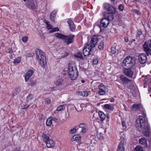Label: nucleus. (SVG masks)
Listing matches in <instances>:
<instances>
[{
    "instance_id": "1",
    "label": "nucleus",
    "mask_w": 151,
    "mask_h": 151,
    "mask_svg": "<svg viewBox=\"0 0 151 151\" xmlns=\"http://www.w3.org/2000/svg\"><path fill=\"white\" fill-rule=\"evenodd\" d=\"M136 128L137 130L142 131L144 135L146 137H149L150 132L148 127L145 125V117L139 115L136 119Z\"/></svg>"
},
{
    "instance_id": "14",
    "label": "nucleus",
    "mask_w": 151,
    "mask_h": 151,
    "mask_svg": "<svg viewBox=\"0 0 151 151\" xmlns=\"http://www.w3.org/2000/svg\"><path fill=\"white\" fill-rule=\"evenodd\" d=\"M131 68H124V73L125 75L130 78H132L133 76V72L130 69Z\"/></svg>"
},
{
    "instance_id": "47",
    "label": "nucleus",
    "mask_w": 151,
    "mask_h": 151,
    "mask_svg": "<svg viewBox=\"0 0 151 151\" xmlns=\"http://www.w3.org/2000/svg\"><path fill=\"white\" fill-rule=\"evenodd\" d=\"M87 130L88 129L86 127L82 128L81 132L83 133H85Z\"/></svg>"
},
{
    "instance_id": "21",
    "label": "nucleus",
    "mask_w": 151,
    "mask_h": 151,
    "mask_svg": "<svg viewBox=\"0 0 151 151\" xmlns=\"http://www.w3.org/2000/svg\"><path fill=\"white\" fill-rule=\"evenodd\" d=\"M140 104H134L131 107V109L132 111H135L139 110L141 108Z\"/></svg>"
},
{
    "instance_id": "38",
    "label": "nucleus",
    "mask_w": 151,
    "mask_h": 151,
    "mask_svg": "<svg viewBox=\"0 0 151 151\" xmlns=\"http://www.w3.org/2000/svg\"><path fill=\"white\" fill-rule=\"evenodd\" d=\"M111 51L112 54H114L116 52V49L115 46H113L111 48Z\"/></svg>"
},
{
    "instance_id": "25",
    "label": "nucleus",
    "mask_w": 151,
    "mask_h": 151,
    "mask_svg": "<svg viewBox=\"0 0 151 151\" xmlns=\"http://www.w3.org/2000/svg\"><path fill=\"white\" fill-rule=\"evenodd\" d=\"M104 107L105 109L111 111H113L114 109L113 106H111L110 104H108L104 105Z\"/></svg>"
},
{
    "instance_id": "26",
    "label": "nucleus",
    "mask_w": 151,
    "mask_h": 151,
    "mask_svg": "<svg viewBox=\"0 0 151 151\" xmlns=\"http://www.w3.org/2000/svg\"><path fill=\"white\" fill-rule=\"evenodd\" d=\"M122 141H121L119 146H118L117 151H124V145L122 143Z\"/></svg>"
},
{
    "instance_id": "18",
    "label": "nucleus",
    "mask_w": 151,
    "mask_h": 151,
    "mask_svg": "<svg viewBox=\"0 0 151 151\" xmlns=\"http://www.w3.org/2000/svg\"><path fill=\"white\" fill-rule=\"evenodd\" d=\"M114 14L109 12L106 14L104 16L105 18L109 22L110 21L114 19V16L113 14Z\"/></svg>"
},
{
    "instance_id": "60",
    "label": "nucleus",
    "mask_w": 151,
    "mask_h": 151,
    "mask_svg": "<svg viewBox=\"0 0 151 151\" xmlns=\"http://www.w3.org/2000/svg\"><path fill=\"white\" fill-rule=\"evenodd\" d=\"M114 101V99L113 98L110 100V101L111 102H113Z\"/></svg>"
},
{
    "instance_id": "17",
    "label": "nucleus",
    "mask_w": 151,
    "mask_h": 151,
    "mask_svg": "<svg viewBox=\"0 0 151 151\" xmlns=\"http://www.w3.org/2000/svg\"><path fill=\"white\" fill-rule=\"evenodd\" d=\"M47 147L48 148H51L54 147L55 142L53 140L49 139L46 142Z\"/></svg>"
},
{
    "instance_id": "64",
    "label": "nucleus",
    "mask_w": 151,
    "mask_h": 151,
    "mask_svg": "<svg viewBox=\"0 0 151 151\" xmlns=\"http://www.w3.org/2000/svg\"><path fill=\"white\" fill-rule=\"evenodd\" d=\"M81 82H82V83H84V80H82V81H81Z\"/></svg>"
},
{
    "instance_id": "57",
    "label": "nucleus",
    "mask_w": 151,
    "mask_h": 151,
    "mask_svg": "<svg viewBox=\"0 0 151 151\" xmlns=\"http://www.w3.org/2000/svg\"><path fill=\"white\" fill-rule=\"evenodd\" d=\"M46 24L47 26L50 24L49 22L48 21H45V22H44Z\"/></svg>"
},
{
    "instance_id": "30",
    "label": "nucleus",
    "mask_w": 151,
    "mask_h": 151,
    "mask_svg": "<svg viewBox=\"0 0 151 151\" xmlns=\"http://www.w3.org/2000/svg\"><path fill=\"white\" fill-rule=\"evenodd\" d=\"M139 143L142 145H144L147 144V141L144 138H142L140 139L139 140Z\"/></svg>"
},
{
    "instance_id": "46",
    "label": "nucleus",
    "mask_w": 151,
    "mask_h": 151,
    "mask_svg": "<svg viewBox=\"0 0 151 151\" xmlns=\"http://www.w3.org/2000/svg\"><path fill=\"white\" fill-rule=\"evenodd\" d=\"M122 124L123 129H126V125L125 122L123 121L122 122Z\"/></svg>"
},
{
    "instance_id": "35",
    "label": "nucleus",
    "mask_w": 151,
    "mask_h": 151,
    "mask_svg": "<svg viewBox=\"0 0 151 151\" xmlns=\"http://www.w3.org/2000/svg\"><path fill=\"white\" fill-rule=\"evenodd\" d=\"M65 105H61L58 106L57 108V110L58 111H61L63 109H65V106H66Z\"/></svg>"
},
{
    "instance_id": "24",
    "label": "nucleus",
    "mask_w": 151,
    "mask_h": 151,
    "mask_svg": "<svg viewBox=\"0 0 151 151\" xmlns=\"http://www.w3.org/2000/svg\"><path fill=\"white\" fill-rule=\"evenodd\" d=\"M55 36L58 38L60 39L63 40L64 38L65 37V35H63L60 33H56L55 34Z\"/></svg>"
},
{
    "instance_id": "61",
    "label": "nucleus",
    "mask_w": 151,
    "mask_h": 151,
    "mask_svg": "<svg viewBox=\"0 0 151 151\" xmlns=\"http://www.w3.org/2000/svg\"><path fill=\"white\" fill-rule=\"evenodd\" d=\"M124 107L126 111H127V108L126 106L125 105H124Z\"/></svg>"
},
{
    "instance_id": "28",
    "label": "nucleus",
    "mask_w": 151,
    "mask_h": 151,
    "mask_svg": "<svg viewBox=\"0 0 151 151\" xmlns=\"http://www.w3.org/2000/svg\"><path fill=\"white\" fill-rule=\"evenodd\" d=\"M81 138V136L80 135H76L73 136L71 138V140L72 141L75 140H79Z\"/></svg>"
},
{
    "instance_id": "29",
    "label": "nucleus",
    "mask_w": 151,
    "mask_h": 151,
    "mask_svg": "<svg viewBox=\"0 0 151 151\" xmlns=\"http://www.w3.org/2000/svg\"><path fill=\"white\" fill-rule=\"evenodd\" d=\"M33 98V96L32 94H29L26 97V101L27 102H29L31 101V99Z\"/></svg>"
},
{
    "instance_id": "7",
    "label": "nucleus",
    "mask_w": 151,
    "mask_h": 151,
    "mask_svg": "<svg viewBox=\"0 0 151 151\" xmlns=\"http://www.w3.org/2000/svg\"><path fill=\"white\" fill-rule=\"evenodd\" d=\"M104 9L112 13H115L116 10L114 7L110 4L106 3L103 5Z\"/></svg>"
},
{
    "instance_id": "5",
    "label": "nucleus",
    "mask_w": 151,
    "mask_h": 151,
    "mask_svg": "<svg viewBox=\"0 0 151 151\" xmlns=\"http://www.w3.org/2000/svg\"><path fill=\"white\" fill-rule=\"evenodd\" d=\"M24 1L27 2L26 5L28 8L33 10L36 9L37 8V1L36 0H23Z\"/></svg>"
},
{
    "instance_id": "36",
    "label": "nucleus",
    "mask_w": 151,
    "mask_h": 151,
    "mask_svg": "<svg viewBox=\"0 0 151 151\" xmlns=\"http://www.w3.org/2000/svg\"><path fill=\"white\" fill-rule=\"evenodd\" d=\"M104 43L103 42H101L99 43V48L100 50H102L104 49Z\"/></svg>"
},
{
    "instance_id": "52",
    "label": "nucleus",
    "mask_w": 151,
    "mask_h": 151,
    "mask_svg": "<svg viewBox=\"0 0 151 151\" xmlns=\"http://www.w3.org/2000/svg\"><path fill=\"white\" fill-rule=\"evenodd\" d=\"M133 11L134 12L138 14H140L139 11L135 9H133Z\"/></svg>"
},
{
    "instance_id": "53",
    "label": "nucleus",
    "mask_w": 151,
    "mask_h": 151,
    "mask_svg": "<svg viewBox=\"0 0 151 151\" xmlns=\"http://www.w3.org/2000/svg\"><path fill=\"white\" fill-rule=\"evenodd\" d=\"M45 102L47 104H49L50 103V99L48 98L45 100Z\"/></svg>"
},
{
    "instance_id": "13",
    "label": "nucleus",
    "mask_w": 151,
    "mask_h": 151,
    "mask_svg": "<svg viewBox=\"0 0 151 151\" xmlns=\"http://www.w3.org/2000/svg\"><path fill=\"white\" fill-rule=\"evenodd\" d=\"M99 93L101 95H104L105 94L106 87L102 83L99 86Z\"/></svg>"
},
{
    "instance_id": "34",
    "label": "nucleus",
    "mask_w": 151,
    "mask_h": 151,
    "mask_svg": "<svg viewBox=\"0 0 151 151\" xmlns=\"http://www.w3.org/2000/svg\"><path fill=\"white\" fill-rule=\"evenodd\" d=\"M52 124V120L50 118H49L47 119L46 122V124L47 126L50 127Z\"/></svg>"
},
{
    "instance_id": "62",
    "label": "nucleus",
    "mask_w": 151,
    "mask_h": 151,
    "mask_svg": "<svg viewBox=\"0 0 151 151\" xmlns=\"http://www.w3.org/2000/svg\"><path fill=\"white\" fill-rule=\"evenodd\" d=\"M148 91L150 92L151 93V87L148 89Z\"/></svg>"
},
{
    "instance_id": "12",
    "label": "nucleus",
    "mask_w": 151,
    "mask_h": 151,
    "mask_svg": "<svg viewBox=\"0 0 151 151\" xmlns=\"http://www.w3.org/2000/svg\"><path fill=\"white\" fill-rule=\"evenodd\" d=\"M138 58L139 62L143 64L146 62L147 57L145 53H141L139 55Z\"/></svg>"
},
{
    "instance_id": "15",
    "label": "nucleus",
    "mask_w": 151,
    "mask_h": 151,
    "mask_svg": "<svg viewBox=\"0 0 151 151\" xmlns=\"http://www.w3.org/2000/svg\"><path fill=\"white\" fill-rule=\"evenodd\" d=\"M69 24V27L70 30L72 32H74L75 29V26L74 24L71 19H69L67 21Z\"/></svg>"
},
{
    "instance_id": "6",
    "label": "nucleus",
    "mask_w": 151,
    "mask_h": 151,
    "mask_svg": "<svg viewBox=\"0 0 151 151\" xmlns=\"http://www.w3.org/2000/svg\"><path fill=\"white\" fill-rule=\"evenodd\" d=\"M93 48L89 45L88 43H86L83 47V55L85 56H88L90 55H92L91 53V49Z\"/></svg>"
},
{
    "instance_id": "32",
    "label": "nucleus",
    "mask_w": 151,
    "mask_h": 151,
    "mask_svg": "<svg viewBox=\"0 0 151 151\" xmlns=\"http://www.w3.org/2000/svg\"><path fill=\"white\" fill-rule=\"evenodd\" d=\"M42 137L43 139L44 142H45L49 139V136L46 135L45 134L43 133L42 135Z\"/></svg>"
},
{
    "instance_id": "33",
    "label": "nucleus",
    "mask_w": 151,
    "mask_h": 151,
    "mask_svg": "<svg viewBox=\"0 0 151 151\" xmlns=\"http://www.w3.org/2000/svg\"><path fill=\"white\" fill-rule=\"evenodd\" d=\"M134 151H144L142 147L140 145H137L136 146L134 149Z\"/></svg>"
},
{
    "instance_id": "41",
    "label": "nucleus",
    "mask_w": 151,
    "mask_h": 151,
    "mask_svg": "<svg viewBox=\"0 0 151 151\" xmlns=\"http://www.w3.org/2000/svg\"><path fill=\"white\" fill-rule=\"evenodd\" d=\"M21 61V59L19 58H17L14 61V63L15 64H16L19 63Z\"/></svg>"
},
{
    "instance_id": "54",
    "label": "nucleus",
    "mask_w": 151,
    "mask_h": 151,
    "mask_svg": "<svg viewBox=\"0 0 151 151\" xmlns=\"http://www.w3.org/2000/svg\"><path fill=\"white\" fill-rule=\"evenodd\" d=\"M51 120H52H52L55 122H57L58 120V119L55 117H52V119H51Z\"/></svg>"
},
{
    "instance_id": "58",
    "label": "nucleus",
    "mask_w": 151,
    "mask_h": 151,
    "mask_svg": "<svg viewBox=\"0 0 151 151\" xmlns=\"http://www.w3.org/2000/svg\"><path fill=\"white\" fill-rule=\"evenodd\" d=\"M65 55H63V57H67L68 55V54L67 52H65Z\"/></svg>"
},
{
    "instance_id": "56",
    "label": "nucleus",
    "mask_w": 151,
    "mask_h": 151,
    "mask_svg": "<svg viewBox=\"0 0 151 151\" xmlns=\"http://www.w3.org/2000/svg\"><path fill=\"white\" fill-rule=\"evenodd\" d=\"M124 40L126 42H127L128 41V38L127 37H126L124 38Z\"/></svg>"
},
{
    "instance_id": "40",
    "label": "nucleus",
    "mask_w": 151,
    "mask_h": 151,
    "mask_svg": "<svg viewBox=\"0 0 151 151\" xmlns=\"http://www.w3.org/2000/svg\"><path fill=\"white\" fill-rule=\"evenodd\" d=\"M118 9L120 11H123L124 9V5L122 4H120L119 5L118 7Z\"/></svg>"
},
{
    "instance_id": "3",
    "label": "nucleus",
    "mask_w": 151,
    "mask_h": 151,
    "mask_svg": "<svg viewBox=\"0 0 151 151\" xmlns=\"http://www.w3.org/2000/svg\"><path fill=\"white\" fill-rule=\"evenodd\" d=\"M68 73L71 80H75L78 75V71L77 68L73 65L69 64L68 66Z\"/></svg>"
},
{
    "instance_id": "44",
    "label": "nucleus",
    "mask_w": 151,
    "mask_h": 151,
    "mask_svg": "<svg viewBox=\"0 0 151 151\" xmlns=\"http://www.w3.org/2000/svg\"><path fill=\"white\" fill-rule=\"evenodd\" d=\"M26 56L27 57H31L33 56V54L32 53H26Z\"/></svg>"
},
{
    "instance_id": "2",
    "label": "nucleus",
    "mask_w": 151,
    "mask_h": 151,
    "mask_svg": "<svg viewBox=\"0 0 151 151\" xmlns=\"http://www.w3.org/2000/svg\"><path fill=\"white\" fill-rule=\"evenodd\" d=\"M36 58L38 60L40 65L44 68L46 65V61L44 53L40 50L37 49L36 50Z\"/></svg>"
},
{
    "instance_id": "10",
    "label": "nucleus",
    "mask_w": 151,
    "mask_h": 151,
    "mask_svg": "<svg viewBox=\"0 0 151 151\" xmlns=\"http://www.w3.org/2000/svg\"><path fill=\"white\" fill-rule=\"evenodd\" d=\"M98 36L96 35H94L92 37L90 43L89 44L91 47L93 48L95 47L96 44L98 43Z\"/></svg>"
},
{
    "instance_id": "20",
    "label": "nucleus",
    "mask_w": 151,
    "mask_h": 151,
    "mask_svg": "<svg viewBox=\"0 0 151 151\" xmlns=\"http://www.w3.org/2000/svg\"><path fill=\"white\" fill-rule=\"evenodd\" d=\"M57 12V11L54 10L51 12L50 14V19L53 22H55V19L56 18Z\"/></svg>"
},
{
    "instance_id": "31",
    "label": "nucleus",
    "mask_w": 151,
    "mask_h": 151,
    "mask_svg": "<svg viewBox=\"0 0 151 151\" xmlns=\"http://www.w3.org/2000/svg\"><path fill=\"white\" fill-rule=\"evenodd\" d=\"M75 57L79 58L81 59H83L82 55L81 54V53L80 52H78L76 53L74 55Z\"/></svg>"
},
{
    "instance_id": "48",
    "label": "nucleus",
    "mask_w": 151,
    "mask_h": 151,
    "mask_svg": "<svg viewBox=\"0 0 151 151\" xmlns=\"http://www.w3.org/2000/svg\"><path fill=\"white\" fill-rule=\"evenodd\" d=\"M29 106V105L26 104L25 105H24L23 106H22V109H26Z\"/></svg>"
},
{
    "instance_id": "8",
    "label": "nucleus",
    "mask_w": 151,
    "mask_h": 151,
    "mask_svg": "<svg viewBox=\"0 0 151 151\" xmlns=\"http://www.w3.org/2000/svg\"><path fill=\"white\" fill-rule=\"evenodd\" d=\"M65 37H64L63 40L67 45H69L74 42L75 37L74 35L71 34L68 36L65 35Z\"/></svg>"
},
{
    "instance_id": "55",
    "label": "nucleus",
    "mask_w": 151,
    "mask_h": 151,
    "mask_svg": "<svg viewBox=\"0 0 151 151\" xmlns=\"http://www.w3.org/2000/svg\"><path fill=\"white\" fill-rule=\"evenodd\" d=\"M142 32L141 30H138V31L137 34L139 35H142Z\"/></svg>"
},
{
    "instance_id": "37",
    "label": "nucleus",
    "mask_w": 151,
    "mask_h": 151,
    "mask_svg": "<svg viewBox=\"0 0 151 151\" xmlns=\"http://www.w3.org/2000/svg\"><path fill=\"white\" fill-rule=\"evenodd\" d=\"M59 29L58 27H55L53 28H52L51 30L49 32V33H53L56 31H58Z\"/></svg>"
},
{
    "instance_id": "43",
    "label": "nucleus",
    "mask_w": 151,
    "mask_h": 151,
    "mask_svg": "<svg viewBox=\"0 0 151 151\" xmlns=\"http://www.w3.org/2000/svg\"><path fill=\"white\" fill-rule=\"evenodd\" d=\"M22 40L23 42H26L28 40V37L25 36L22 37Z\"/></svg>"
},
{
    "instance_id": "9",
    "label": "nucleus",
    "mask_w": 151,
    "mask_h": 151,
    "mask_svg": "<svg viewBox=\"0 0 151 151\" xmlns=\"http://www.w3.org/2000/svg\"><path fill=\"white\" fill-rule=\"evenodd\" d=\"M143 48L145 51L147 52H149L151 50V39L147 42H145L143 45Z\"/></svg>"
},
{
    "instance_id": "59",
    "label": "nucleus",
    "mask_w": 151,
    "mask_h": 151,
    "mask_svg": "<svg viewBox=\"0 0 151 151\" xmlns=\"http://www.w3.org/2000/svg\"><path fill=\"white\" fill-rule=\"evenodd\" d=\"M16 91H17L18 93L20 91V90L19 89L17 88L16 89Z\"/></svg>"
},
{
    "instance_id": "63",
    "label": "nucleus",
    "mask_w": 151,
    "mask_h": 151,
    "mask_svg": "<svg viewBox=\"0 0 151 151\" xmlns=\"http://www.w3.org/2000/svg\"><path fill=\"white\" fill-rule=\"evenodd\" d=\"M12 52V50L11 49H10L9 50V53H10L11 52Z\"/></svg>"
},
{
    "instance_id": "51",
    "label": "nucleus",
    "mask_w": 151,
    "mask_h": 151,
    "mask_svg": "<svg viewBox=\"0 0 151 151\" xmlns=\"http://www.w3.org/2000/svg\"><path fill=\"white\" fill-rule=\"evenodd\" d=\"M134 87V85L132 83H131L128 86V88L130 89H132L133 88V87Z\"/></svg>"
},
{
    "instance_id": "4",
    "label": "nucleus",
    "mask_w": 151,
    "mask_h": 151,
    "mask_svg": "<svg viewBox=\"0 0 151 151\" xmlns=\"http://www.w3.org/2000/svg\"><path fill=\"white\" fill-rule=\"evenodd\" d=\"M134 60L131 56L126 58L123 60V65L124 68H132L133 65Z\"/></svg>"
},
{
    "instance_id": "27",
    "label": "nucleus",
    "mask_w": 151,
    "mask_h": 151,
    "mask_svg": "<svg viewBox=\"0 0 151 151\" xmlns=\"http://www.w3.org/2000/svg\"><path fill=\"white\" fill-rule=\"evenodd\" d=\"M63 84V81L61 79H59L55 82V84L56 86H59Z\"/></svg>"
},
{
    "instance_id": "45",
    "label": "nucleus",
    "mask_w": 151,
    "mask_h": 151,
    "mask_svg": "<svg viewBox=\"0 0 151 151\" xmlns=\"http://www.w3.org/2000/svg\"><path fill=\"white\" fill-rule=\"evenodd\" d=\"M75 127V128H74L72 129H71L70 130V132H71L72 133H73L76 131V128L77 127H78L76 126Z\"/></svg>"
},
{
    "instance_id": "23",
    "label": "nucleus",
    "mask_w": 151,
    "mask_h": 151,
    "mask_svg": "<svg viewBox=\"0 0 151 151\" xmlns=\"http://www.w3.org/2000/svg\"><path fill=\"white\" fill-rule=\"evenodd\" d=\"M77 94L81 96H87L88 94L86 91H78L77 93Z\"/></svg>"
},
{
    "instance_id": "19",
    "label": "nucleus",
    "mask_w": 151,
    "mask_h": 151,
    "mask_svg": "<svg viewBox=\"0 0 151 151\" xmlns=\"http://www.w3.org/2000/svg\"><path fill=\"white\" fill-rule=\"evenodd\" d=\"M120 79L123 83H127L130 82L131 80L123 75L120 76Z\"/></svg>"
},
{
    "instance_id": "22",
    "label": "nucleus",
    "mask_w": 151,
    "mask_h": 151,
    "mask_svg": "<svg viewBox=\"0 0 151 151\" xmlns=\"http://www.w3.org/2000/svg\"><path fill=\"white\" fill-rule=\"evenodd\" d=\"M99 116L101 118V121H103L105 119L106 115L102 111H99L98 113Z\"/></svg>"
},
{
    "instance_id": "50",
    "label": "nucleus",
    "mask_w": 151,
    "mask_h": 151,
    "mask_svg": "<svg viewBox=\"0 0 151 151\" xmlns=\"http://www.w3.org/2000/svg\"><path fill=\"white\" fill-rule=\"evenodd\" d=\"M52 26L50 24L46 26V28L48 29H52Z\"/></svg>"
},
{
    "instance_id": "11",
    "label": "nucleus",
    "mask_w": 151,
    "mask_h": 151,
    "mask_svg": "<svg viewBox=\"0 0 151 151\" xmlns=\"http://www.w3.org/2000/svg\"><path fill=\"white\" fill-rule=\"evenodd\" d=\"M100 24L99 25V27L101 30V27L106 28L107 27L109 24V22L108 20L105 18H102L100 21Z\"/></svg>"
},
{
    "instance_id": "49",
    "label": "nucleus",
    "mask_w": 151,
    "mask_h": 151,
    "mask_svg": "<svg viewBox=\"0 0 151 151\" xmlns=\"http://www.w3.org/2000/svg\"><path fill=\"white\" fill-rule=\"evenodd\" d=\"M93 63L94 65H97L98 63V61L97 59H94L93 60Z\"/></svg>"
},
{
    "instance_id": "39",
    "label": "nucleus",
    "mask_w": 151,
    "mask_h": 151,
    "mask_svg": "<svg viewBox=\"0 0 151 151\" xmlns=\"http://www.w3.org/2000/svg\"><path fill=\"white\" fill-rule=\"evenodd\" d=\"M30 85L31 86H33L36 85L37 83L36 80H30Z\"/></svg>"
},
{
    "instance_id": "42",
    "label": "nucleus",
    "mask_w": 151,
    "mask_h": 151,
    "mask_svg": "<svg viewBox=\"0 0 151 151\" xmlns=\"http://www.w3.org/2000/svg\"><path fill=\"white\" fill-rule=\"evenodd\" d=\"M86 124L85 123H81L79 125V127L81 128H83L86 127Z\"/></svg>"
},
{
    "instance_id": "16",
    "label": "nucleus",
    "mask_w": 151,
    "mask_h": 151,
    "mask_svg": "<svg viewBox=\"0 0 151 151\" xmlns=\"http://www.w3.org/2000/svg\"><path fill=\"white\" fill-rule=\"evenodd\" d=\"M34 71L32 70H30L27 71L24 77L25 80L26 82L29 80L30 77L32 75Z\"/></svg>"
}]
</instances>
